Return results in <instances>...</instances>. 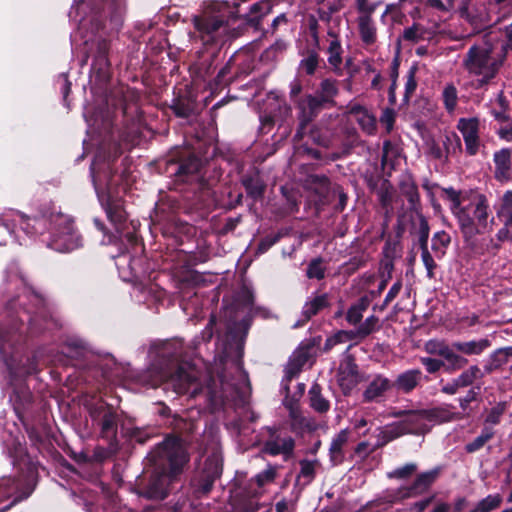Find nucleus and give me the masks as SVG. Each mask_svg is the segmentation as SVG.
Wrapping results in <instances>:
<instances>
[{
	"mask_svg": "<svg viewBox=\"0 0 512 512\" xmlns=\"http://www.w3.org/2000/svg\"><path fill=\"white\" fill-rule=\"evenodd\" d=\"M2 221L3 226L9 233H11L17 226H19L26 233H33L34 231H31L30 228L34 229L36 225L42 224L44 220L30 219L20 213H15L13 214L12 219L3 218Z\"/></svg>",
	"mask_w": 512,
	"mask_h": 512,
	"instance_id": "28",
	"label": "nucleus"
},
{
	"mask_svg": "<svg viewBox=\"0 0 512 512\" xmlns=\"http://www.w3.org/2000/svg\"><path fill=\"white\" fill-rule=\"evenodd\" d=\"M450 242L449 235L444 232H436L432 238V244L431 248L433 251H435L437 254L443 253V248L446 247Z\"/></svg>",
	"mask_w": 512,
	"mask_h": 512,
	"instance_id": "52",
	"label": "nucleus"
},
{
	"mask_svg": "<svg viewBox=\"0 0 512 512\" xmlns=\"http://www.w3.org/2000/svg\"><path fill=\"white\" fill-rule=\"evenodd\" d=\"M496 104L499 106L500 110L493 109L492 114L498 121H506L509 119V115L506 114V109L508 107V102L506 98H495Z\"/></svg>",
	"mask_w": 512,
	"mask_h": 512,
	"instance_id": "58",
	"label": "nucleus"
},
{
	"mask_svg": "<svg viewBox=\"0 0 512 512\" xmlns=\"http://www.w3.org/2000/svg\"><path fill=\"white\" fill-rule=\"evenodd\" d=\"M357 28L361 41L365 46H372L377 42V27L372 17H357Z\"/></svg>",
	"mask_w": 512,
	"mask_h": 512,
	"instance_id": "26",
	"label": "nucleus"
},
{
	"mask_svg": "<svg viewBox=\"0 0 512 512\" xmlns=\"http://www.w3.org/2000/svg\"><path fill=\"white\" fill-rule=\"evenodd\" d=\"M201 160L196 156H189L182 161L176 171V175L183 181H189L200 170Z\"/></svg>",
	"mask_w": 512,
	"mask_h": 512,
	"instance_id": "32",
	"label": "nucleus"
},
{
	"mask_svg": "<svg viewBox=\"0 0 512 512\" xmlns=\"http://www.w3.org/2000/svg\"><path fill=\"white\" fill-rule=\"evenodd\" d=\"M150 459L161 472L153 474L144 495L151 499H164L168 494L170 476H175L187 462L185 450L178 438L168 437L150 454Z\"/></svg>",
	"mask_w": 512,
	"mask_h": 512,
	"instance_id": "4",
	"label": "nucleus"
},
{
	"mask_svg": "<svg viewBox=\"0 0 512 512\" xmlns=\"http://www.w3.org/2000/svg\"><path fill=\"white\" fill-rule=\"evenodd\" d=\"M325 271L320 259L311 261L307 268V276L309 278L322 279L324 278Z\"/></svg>",
	"mask_w": 512,
	"mask_h": 512,
	"instance_id": "56",
	"label": "nucleus"
},
{
	"mask_svg": "<svg viewBox=\"0 0 512 512\" xmlns=\"http://www.w3.org/2000/svg\"><path fill=\"white\" fill-rule=\"evenodd\" d=\"M294 439L290 436H276L268 440L264 445V451L270 455L289 456L294 450Z\"/></svg>",
	"mask_w": 512,
	"mask_h": 512,
	"instance_id": "23",
	"label": "nucleus"
},
{
	"mask_svg": "<svg viewBox=\"0 0 512 512\" xmlns=\"http://www.w3.org/2000/svg\"><path fill=\"white\" fill-rule=\"evenodd\" d=\"M502 502V497L499 494L488 495L478 502L472 512H490L496 509Z\"/></svg>",
	"mask_w": 512,
	"mask_h": 512,
	"instance_id": "43",
	"label": "nucleus"
},
{
	"mask_svg": "<svg viewBox=\"0 0 512 512\" xmlns=\"http://www.w3.org/2000/svg\"><path fill=\"white\" fill-rule=\"evenodd\" d=\"M93 422L100 428L102 438L114 440L117 435V414L111 406L101 403L90 410Z\"/></svg>",
	"mask_w": 512,
	"mask_h": 512,
	"instance_id": "13",
	"label": "nucleus"
},
{
	"mask_svg": "<svg viewBox=\"0 0 512 512\" xmlns=\"http://www.w3.org/2000/svg\"><path fill=\"white\" fill-rule=\"evenodd\" d=\"M276 477V468L269 466L267 469L257 474L254 479L249 482L247 496L252 499L258 498L263 494V488L274 481ZM241 509L243 512H256L259 504L254 500L243 503Z\"/></svg>",
	"mask_w": 512,
	"mask_h": 512,
	"instance_id": "14",
	"label": "nucleus"
},
{
	"mask_svg": "<svg viewBox=\"0 0 512 512\" xmlns=\"http://www.w3.org/2000/svg\"><path fill=\"white\" fill-rule=\"evenodd\" d=\"M310 406L319 413H325L330 408V403L321 394V387L318 384L312 385L309 392Z\"/></svg>",
	"mask_w": 512,
	"mask_h": 512,
	"instance_id": "34",
	"label": "nucleus"
},
{
	"mask_svg": "<svg viewBox=\"0 0 512 512\" xmlns=\"http://www.w3.org/2000/svg\"><path fill=\"white\" fill-rule=\"evenodd\" d=\"M328 305V296L327 294H321L315 296L310 301H307L303 307V314L306 319L311 318L313 315L317 314L320 310L325 308Z\"/></svg>",
	"mask_w": 512,
	"mask_h": 512,
	"instance_id": "36",
	"label": "nucleus"
},
{
	"mask_svg": "<svg viewBox=\"0 0 512 512\" xmlns=\"http://www.w3.org/2000/svg\"><path fill=\"white\" fill-rule=\"evenodd\" d=\"M351 117L361 126V128L367 133L372 134L376 129V119L366 109L357 106L351 109Z\"/></svg>",
	"mask_w": 512,
	"mask_h": 512,
	"instance_id": "31",
	"label": "nucleus"
},
{
	"mask_svg": "<svg viewBox=\"0 0 512 512\" xmlns=\"http://www.w3.org/2000/svg\"><path fill=\"white\" fill-rule=\"evenodd\" d=\"M391 387L392 383L388 378L378 375L369 383L367 389L364 392V398L367 401L376 400Z\"/></svg>",
	"mask_w": 512,
	"mask_h": 512,
	"instance_id": "29",
	"label": "nucleus"
},
{
	"mask_svg": "<svg viewBox=\"0 0 512 512\" xmlns=\"http://www.w3.org/2000/svg\"><path fill=\"white\" fill-rule=\"evenodd\" d=\"M507 409L506 402H499L495 406H493L490 410L487 411V415L485 417V426H493L498 425L501 421L502 416L504 415Z\"/></svg>",
	"mask_w": 512,
	"mask_h": 512,
	"instance_id": "39",
	"label": "nucleus"
},
{
	"mask_svg": "<svg viewBox=\"0 0 512 512\" xmlns=\"http://www.w3.org/2000/svg\"><path fill=\"white\" fill-rule=\"evenodd\" d=\"M31 297H32V301L37 306V311L35 312L34 317L28 316L27 319L29 320L30 324H36L38 314L41 317L46 318L45 311H44L46 308V303H45L44 298L41 295H39L33 291L31 292ZM26 313H27V315H29L31 313V311L27 310Z\"/></svg>",
	"mask_w": 512,
	"mask_h": 512,
	"instance_id": "50",
	"label": "nucleus"
},
{
	"mask_svg": "<svg viewBox=\"0 0 512 512\" xmlns=\"http://www.w3.org/2000/svg\"><path fill=\"white\" fill-rule=\"evenodd\" d=\"M91 83L99 89H103L110 80V65L105 55L95 58L91 70Z\"/></svg>",
	"mask_w": 512,
	"mask_h": 512,
	"instance_id": "22",
	"label": "nucleus"
},
{
	"mask_svg": "<svg viewBox=\"0 0 512 512\" xmlns=\"http://www.w3.org/2000/svg\"><path fill=\"white\" fill-rule=\"evenodd\" d=\"M418 132H420V135L424 141L423 150L424 154L428 157V159L436 160L439 161L440 163H443L446 160L447 156L442 147L443 143L441 139H436L435 135L431 134L426 130H421L419 125Z\"/></svg>",
	"mask_w": 512,
	"mask_h": 512,
	"instance_id": "19",
	"label": "nucleus"
},
{
	"mask_svg": "<svg viewBox=\"0 0 512 512\" xmlns=\"http://www.w3.org/2000/svg\"><path fill=\"white\" fill-rule=\"evenodd\" d=\"M271 10L270 3L267 1H262L259 3H256L251 6L250 12L253 19L262 17L266 14H268Z\"/></svg>",
	"mask_w": 512,
	"mask_h": 512,
	"instance_id": "59",
	"label": "nucleus"
},
{
	"mask_svg": "<svg viewBox=\"0 0 512 512\" xmlns=\"http://www.w3.org/2000/svg\"><path fill=\"white\" fill-rule=\"evenodd\" d=\"M349 431L347 429L341 430L337 433L330 444L329 454L330 460L334 465H338L343 462L345 457L344 448L348 444Z\"/></svg>",
	"mask_w": 512,
	"mask_h": 512,
	"instance_id": "25",
	"label": "nucleus"
},
{
	"mask_svg": "<svg viewBox=\"0 0 512 512\" xmlns=\"http://www.w3.org/2000/svg\"><path fill=\"white\" fill-rule=\"evenodd\" d=\"M504 60L505 49L485 41L469 48L463 59V66L471 75L477 77V86H482L495 77Z\"/></svg>",
	"mask_w": 512,
	"mask_h": 512,
	"instance_id": "6",
	"label": "nucleus"
},
{
	"mask_svg": "<svg viewBox=\"0 0 512 512\" xmlns=\"http://www.w3.org/2000/svg\"><path fill=\"white\" fill-rule=\"evenodd\" d=\"M454 348L447 347V349L444 350L442 357L446 360V368L447 370H458L463 368L467 364V359L456 354L454 352Z\"/></svg>",
	"mask_w": 512,
	"mask_h": 512,
	"instance_id": "37",
	"label": "nucleus"
},
{
	"mask_svg": "<svg viewBox=\"0 0 512 512\" xmlns=\"http://www.w3.org/2000/svg\"><path fill=\"white\" fill-rule=\"evenodd\" d=\"M378 324V318L375 316L368 317L356 330V335L363 338L371 334Z\"/></svg>",
	"mask_w": 512,
	"mask_h": 512,
	"instance_id": "53",
	"label": "nucleus"
},
{
	"mask_svg": "<svg viewBox=\"0 0 512 512\" xmlns=\"http://www.w3.org/2000/svg\"><path fill=\"white\" fill-rule=\"evenodd\" d=\"M222 474V457L218 452H214L209 456L204 465L202 473L201 490L208 493L213 485V482Z\"/></svg>",
	"mask_w": 512,
	"mask_h": 512,
	"instance_id": "18",
	"label": "nucleus"
},
{
	"mask_svg": "<svg viewBox=\"0 0 512 512\" xmlns=\"http://www.w3.org/2000/svg\"><path fill=\"white\" fill-rule=\"evenodd\" d=\"M497 216L502 220L508 217H512V191H506L502 198L500 206L497 210Z\"/></svg>",
	"mask_w": 512,
	"mask_h": 512,
	"instance_id": "48",
	"label": "nucleus"
},
{
	"mask_svg": "<svg viewBox=\"0 0 512 512\" xmlns=\"http://www.w3.org/2000/svg\"><path fill=\"white\" fill-rule=\"evenodd\" d=\"M504 34L506 38L505 44H496L494 46L497 48H504L506 53L507 50H512V23L504 28Z\"/></svg>",
	"mask_w": 512,
	"mask_h": 512,
	"instance_id": "63",
	"label": "nucleus"
},
{
	"mask_svg": "<svg viewBox=\"0 0 512 512\" xmlns=\"http://www.w3.org/2000/svg\"><path fill=\"white\" fill-rule=\"evenodd\" d=\"M301 60L298 64L297 73L299 76H312L320 66L321 58L315 50H307L301 53Z\"/></svg>",
	"mask_w": 512,
	"mask_h": 512,
	"instance_id": "27",
	"label": "nucleus"
},
{
	"mask_svg": "<svg viewBox=\"0 0 512 512\" xmlns=\"http://www.w3.org/2000/svg\"><path fill=\"white\" fill-rule=\"evenodd\" d=\"M51 225L49 247L59 252H69L81 245V237L75 231L73 222L68 216L55 215Z\"/></svg>",
	"mask_w": 512,
	"mask_h": 512,
	"instance_id": "8",
	"label": "nucleus"
},
{
	"mask_svg": "<svg viewBox=\"0 0 512 512\" xmlns=\"http://www.w3.org/2000/svg\"><path fill=\"white\" fill-rule=\"evenodd\" d=\"M228 9L226 3H219L212 10H205L202 15L195 16L193 23L195 29L202 35H211L228 21L225 11Z\"/></svg>",
	"mask_w": 512,
	"mask_h": 512,
	"instance_id": "11",
	"label": "nucleus"
},
{
	"mask_svg": "<svg viewBox=\"0 0 512 512\" xmlns=\"http://www.w3.org/2000/svg\"><path fill=\"white\" fill-rule=\"evenodd\" d=\"M327 42L328 47L326 53L328 54V63L332 66L334 71H338L340 70L343 62V48L341 41L334 32L329 31L327 35Z\"/></svg>",
	"mask_w": 512,
	"mask_h": 512,
	"instance_id": "24",
	"label": "nucleus"
},
{
	"mask_svg": "<svg viewBox=\"0 0 512 512\" xmlns=\"http://www.w3.org/2000/svg\"><path fill=\"white\" fill-rule=\"evenodd\" d=\"M396 386L404 392L413 390L416 386V370H409L399 375Z\"/></svg>",
	"mask_w": 512,
	"mask_h": 512,
	"instance_id": "44",
	"label": "nucleus"
},
{
	"mask_svg": "<svg viewBox=\"0 0 512 512\" xmlns=\"http://www.w3.org/2000/svg\"><path fill=\"white\" fill-rule=\"evenodd\" d=\"M425 3L440 12H456L475 27L487 23V14L478 5L470 7L471 0H425Z\"/></svg>",
	"mask_w": 512,
	"mask_h": 512,
	"instance_id": "9",
	"label": "nucleus"
},
{
	"mask_svg": "<svg viewBox=\"0 0 512 512\" xmlns=\"http://www.w3.org/2000/svg\"><path fill=\"white\" fill-rule=\"evenodd\" d=\"M320 88L323 96H333L340 92L339 83L330 78L323 79Z\"/></svg>",
	"mask_w": 512,
	"mask_h": 512,
	"instance_id": "55",
	"label": "nucleus"
},
{
	"mask_svg": "<svg viewBox=\"0 0 512 512\" xmlns=\"http://www.w3.org/2000/svg\"><path fill=\"white\" fill-rule=\"evenodd\" d=\"M11 338L9 331L0 329V372L4 375L6 384L11 388L13 395L21 403L30 402L31 393L25 384L26 377L36 371V365L33 359L21 355L19 352H13L6 357V349L10 347Z\"/></svg>",
	"mask_w": 512,
	"mask_h": 512,
	"instance_id": "5",
	"label": "nucleus"
},
{
	"mask_svg": "<svg viewBox=\"0 0 512 512\" xmlns=\"http://www.w3.org/2000/svg\"><path fill=\"white\" fill-rule=\"evenodd\" d=\"M84 118L93 132L102 134L112 128V110L108 98H89L84 104Z\"/></svg>",
	"mask_w": 512,
	"mask_h": 512,
	"instance_id": "10",
	"label": "nucleus"
},
{
	"mask_svg": "<svg viewBox=\"0 0 512 512\" xmlns=\"http://www.w3.org/2000/svg\"><path fill=\"white\" fill-rule=\"evenodd\" d=\"M243 185L253 199H259L264 193V185L258 180L252 177H246L243 179Z\"/></svg>",
	"mask_w": 512,
	"mask_h": 512,
	"instance_id": "45",
	"label": "nucleus"
},
{
	"mask_svg": "<svg viewBox=\"0 0 512 512\" xmlns=\"http://www.w3.org/2000/svg\"><path fill=\"white\" fill-rule=\"evenodd\" d=\"M493 162L495 165V178L501 182L510 180L512 169L511 150L503 148L496 151L493 155Z\"/></svg>",
	"mask_w": 512,
	"mask_h": 512,
	"instance_id": "20",
	"label": "nucleus"
},
{
	"mask_svg": "<svg viewBox=\"0 0 512 512\" xmlns=\"http://www.w3.org/2000/svg\"><path fill=\"white\" fill-rule=\"evenodd\" d=\"M87 352L86 343L78 337H69L62 349V353L71 359L83 358Z\"/></svg>",
	"mask_w": 512,
	"mask_h": 512,
	"instance_id": "30",
	"label": "nucleus"
},
{
	"mask_svg": "<svg viewBox=\"0 0 512 512\" xmlns=\"http://www.w3.org/2000/svg\"><path fill=\"white\" fill-rule=\"evenodd\" d=\"M301 466V475L306 478H312L315 473V464L311 461H302L300 463Z\"/></svg>",
	"mask_w": 512,
	"mask_h": 512,
	"instance_id": "64",
	"label": "nucleus"
},
{
	"mask_svg": "<svg viewBox=\"0 0 512 512\" xmlns=\"http://www.w3.org/2000/svg\"><path fill=\"white\" fill-rule=\"evenodd\" d=\"M14 465H25L26 472L21 479L2 478L0 479V512L10 509L19 501L26 499L33 490V482L36 476V466L30 461L21 458Z\"/></svg>",
	"mask_w": 512,
	"mask_h": 512,
	"instance_id": "7",
	"label": "nucleus"
},
{
	"mask_svg": "<svg viewBox=\"0 0 512 512\" xmlns=\"http://www.w3.org/2000/svg\"><path fill=\"white\" fill-rule=\"evenodd\" d=\"M428 235H429V227H428L427 221L424 218L418 217V237H419L420 247L422 250V261L427 270V276L429 278H432L434 275L433 270L435 269L436 264L427 249Z\"/></svg>",
	"mask_w": 512,
	"mask_h": 512,
	"instance_id": "21",
	"label": "nucleus"
},
{
	"mask_svg": "<svg viewBox=\"0 0 512 512\" xmlns=\"http://www.w3.org/2000/svg\"><path fill=\"white\" fill-rule=\"evenodd\" d=\"M425 347L428 353L442 356L444 350L447 349L448 346L442 342L431 340L426 343Z\"/></svg>",
	"mask_w": 512,
	"mask_h": 512,
	"instance_id": "62",
	"label": "nucleus"
},
{
	"mask_svg": "<svg viewBox=\"0 0 512 512\" xmlns=\"http://www.w3.org/2000/svg\"><path fill=\"white\" fill-rule=\"evenodd\" d=\"M291 425L294 429L310 428L309 421L296 410L290 411Z\"/></svg>",
	"mask_w": 512,
	"mask_h": 512,
	"instance_id": "60",
	"label": "nucleus"
},
{
	"mask_svg": "<svg viewBox=\"0 0 512 512\" xmlns=\"http://www.w3.org/2000/svg\"><path fill=\"white\" fill-rule=\"evenodd\" d=\"M495 435V431L492 427L484 426L480 435L477 436L473 441L469 442L465 446V450L468 453H474L479 451L484 445L490 441Z\"/></svg>",
	"mask_w": 512,
	"mask_h": 512,
	"instance_id": "35",
	"label": "nucleus"
},
{
	"mask_svg": "<svg viewBox=\"0 0 512 512\" xmlns=\"http://www.w3.org/2000/svg\"><path fill=\"white\" fill-rule=\"evenodd\" d=\"M415 471L416 465L408 464L401 468H397L392 472L387 473L388 478L409 480V485L400 486L398 489L393 491H387L386 495L384 496L386 501L393 503L412 497L415 494L416 478L413 477Z\"/></svg>",
	"mask_w": 512,
	"mask_h": 512,
	"instance_id": "12",
	"label": "nucleus"
},
{
	"mask_svg": "<svg viewBox=\"0 0 512 512\" xmlns=\"http://www.w3.org/2000/svg\"><path fill=\"white\" fill-rule=\"evenodd\" d=\"M490 345L489 341L482 339L479 341L454 342L452 348L467 355H478Z\"/></svg>",
	"mask_w": 512,
	"mask_h": 512,
	"instance_id": "33",
	"label": "nucleus"
},
{
	"mask_svg": "<svg viewBox=\"0 0 512 512\" xmlns=\"http://www.w3.org/2000/svg\"><path fill=\"white\" fill-rule=\"evenodd\" d=\"M482 377H483V374H482L480 368L476 365H473V366L469 367L467 370L463 371L456 379L458 381V384H460L461 387L463 388V387L473 384V382L476 379H479Z\"/></svg>",
	"mask_w": 512,
	"mask_h": 512,
	"instance_id": "42",
	"label": "nucleus"
},
{
	"mask_svg": "<svg viewBox=\"0 0 512 512\" xmlns=\"http://www.w3.org/2000/svg\"><path fill=\"white\" fill-rule=\"evenodd\" d=\"M441 472L440 467H436L430 471L418 474V490L426 489L433 484L439 477Z\"/></svg>",
	"mask_w": 512,
	"mask_h": 512,
	"instance_id": "49",
	"label": "nucleus"
},
{
	"mask_svg": "<svg viewBox=\"0 0 512 512\" xmlns=\"http://www.w3.org/2000/svg\"><path fill=\"white\" fill-rule=\"evenodd\" d=\"M398 157H399V154H398L397 147L395 145H393L390 141H385L383 144V153H382L383 168H386V167L393 168Z\"/></svg>",
	"mask_w": 512,
	"mask_h": 512,
	"instance_id": "41",
	"label": "nucleus"
},
{
	"mask_svg": "<svg viewBox=\"0 0 512 512\" xmlns=\"http://www.w3.org/2000/svg\"><path fill=\"white\" fill-rule=\"evenodd\" d=\"M343 6L342 0H318V10L322 15H331Z\"/></svg>",
	"mask_w": 512,
	"mask_h": 512,
	"instance_id": "51",
	"label": "nucleus"
},
{
	"mask_svg": "<svg viewBox=\"0 0 512 512\" xmlns=\"http://www.w3.org/2000/svg\"><path fill=\"white\" fill-rule=\"evenodd\" d=\"M421 362L429 373H434L444 366L443 361L434 358L425 357L421 359Z\"/></svg>",
	"mask_w": 512,
	"mask_h": 512,
	"instance_id": "61",
	"label": "nucleus"
},
{
	"mask_svg": "<svg viewBox=\"0 0 512 512\" xmlns=\"http://www.w3.org/2000/svg\"><path fill=\"white\" fill-rule=\"evenodd\" d=\"M503 226L497 231L498 242L512 241V217L502 219Z\"/></svg>",
	"mask_w": 512,
	"mask_h": 512,
	"instance_id": "54",
	"label": "nucleus"
},
{
	"mask_svg": "<svg viewBox=\"0 0 512 512\" xmlns=\"http://www.w3.org/2000/svg\"><path fill=\"white\" fill-rule=\"evenodd\" d=\"M378 5L379 2H373L371 0H355L357 17H372Z\"/></svg>",
	"mask_w": 512,
	"mask_h": 512,
	"instance_id": "47",
	"label": "nucleus"
},
{
	"mask_svg": "<svg viewBox=\"0 0 512 512\" xmlns=\"http://www.w3.org/2000/svg\"><path fill=\"white\" fill-rule=\"evenodd\" d=\"M458 129L462 133L465 149L469 155H475L480 147L478 136L479 121L476 118H461L458 122Z\"/></svg>",
	"mask_w": 512,
	"mask_h": 512,
	"instance_id": "16",
	"label": "nucleus"
},
{
	"mask_svg": "<svg viewBox=\"0 0 512 512\" xmlns=\"http://www.w3.org/2000/svg\"><path fill=\"white\" fill-rule=\"evenodd\" d=\"M106 166L107 171L103 172V177L107 180L109 185L111 179V165L110 161L103 163ZM102 163L101 156L97 155L91 165V177L95 191L101 206L104 208L108 219L113 224L117 236L108 235L107 241L103 240V244H116L120 249V254L117 256L116 266L120 273H124L125 266L130 271L132 277H140L145 274L144 269L141 267L140 258H132L128 254L133 253L137 255L143 251V246L137 236V225L134 221H127V213L123 206V201L119 198H115L110 194L101 193L99 191V182L102 181Z\"/></svg>",
	"mask_w": 512,
	"mask_h": 512,
	"instance_id": "2",
	"label": "nucleus"
},
{
	"mask_svg": "<svg viewBox=\"0 0 512 512\" xmlns=\"http://www.w3.org/2000/svg\"><path fill=\"white\" fill-rule=\"evenodd\" d=\"M453 420V413L444 408L418 410V434L428 432L434 425Z\"/></svg>",
	"mask_w": 512,
	"mask_h": 512,
	"instance_id": "15",
	"label": "nucleus"
},
{
	"mask_svg": "<svg viewBox=\"0 0 512 512\" xmlns=\"http://www.w3.org/2000/svg\"><path fill=\"white\" fill-rule=\"evenodd\" d=\"M434 204V197L440 194L449 204L456 218L465 247L474 255H483L497 251L500 244L485 234L492 231L494 218L491 216L488 200L480 193L457 191L453 188L442 189L437 184L423 183Z\"/></svg>",
	"mask_w": 512,
	"mask_h": 512,
	"instance_id": "1",
	"label": "nucleus"
},
{
	"mask_svg": "<svg viewBox=\"0 0 512 512\" xmlns=\"http://www.w3.org/2000/svg\"><path fill=\"white\" fill-rule=\"evenodd\" d=\"M416 415L410 413L406 418L398 424H394L380 430L381 440H378L375 447H381L387 444L389 441L397 438L398 436L405 433H414L416 430Z\"/></svg>",
	"mask_w": 512,
	"mask_h": 512,
	"instance_id": "17",
	"label": "nucleus"
},
{
	"mask_svg": "<svg viewBox=\"0 0 512 512\" xmlns=\"http://www.w3.org/2000/svg\"><path fill=\"white\" fill-rule=\"evenodd\" d=\"M507 362L508 360L506 356L504 355L502 349L499 348L490 355L488 363L485 365L484 368L487 373H491L501 368Z\"/></svg>",
	"mask_w": 512,
	"mask_h": 512,
	"instance_id": "46",
	"label": "nucleus"
},
{
	"mask_svg": "<svg viewBox=\"0 0 512 512\" xmlns=\"http://www.w3.org/2000/svg\"><path fill=\"white\" fill-rule=\"evenodd\" d=\"M367 307L368 302L366 300H359L357 303H355L348 309L346 314V320L352 325L358 324L361 321L363 317V312L367 309Z\"/></svg>",
	"mask_w": 512,
	"mask_h": 512,
	"instance_id": "40",
	"label": "nucleus"
},
{
	"mask_svg": "<svg viewBox=\"0 0 512 512\" xmlns=\"http://www.w3.org/2000/svg\"><path fill=\"white\" fill-rule=\"evenodd\" d=\"M160 353L164 363L159 368L158 382L166 383L176 394H189L191 398L203 394L212 407L222 401V394L212 387L211 379L202 385L200 371L183 360L184 346L181 341L165 343Z\"/></svg>",
	"mask_w": 512,
	"mask_h": 512,
	"instance_id": "3",
	"label": "nucleus"
},
{
	"mask_svg": "<svg viewBox=\"0 0 512 512\" xmlns=\"http://www.w3.org/2000/svg\"><path fill=\"white\" fill-rule=\"evenodd\" d=\"M395 122V112L393 109L387 108L382 112L380 117V124L385 127L387 133L393 129Z\"/></svg>",
	"mask_w": 512,
	"mask_h": 512,
	"instance_id": "57",
	"label": "nucleus"
},
{
	"mask_svg": "<svg viewBox=\"0 0 512 512\" xmlns=\"http://www.w3.org/2000/svg\"><path fill=\"white\" fill-rule=\"evenodd\" d=\"M172 108L176 115L188 117L194 113L192 98H173Z\"/></svg>",
	"mask_w": 512,
	"mask_h": 512,
	"instance_id": "38",
	"label": "nucleus"
}]
</instances>
